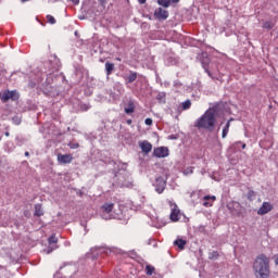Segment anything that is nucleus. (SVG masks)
<instances>
[{"mask_svg": "<svg viewBox=\"0 0 278 278\" xmlns=\"http://www.w3.org/2000/svg\"><path fill=\"white\" fill-rule=\"evenodd\" d=\"M253 270L256 278H270V258L260 254L254 261Z\"/></svg>", "mask_w": 278, "mask_h": 278, "instance_id": "1", "label": "nucleus"}, {"mask_svg": "<svg viewBox=\"0 0 278 278\" xmlns=\"http://www.w3.org/2000/svg\"><path fill=\"white\" fill-rule=\"evenodd\" d=\"M216 125V112L214 109H208L200 118L194 123V127L198 129H207L214 131Z\"/></svg>", "mask_w": 278, "mask_h": 278, "instance_id": "2", "label": "nucleus"}, {"mask_svg": "<svg viewBox=\"0 0 278 278\" xmlns=\"http://www.w3.org/2000/svg\"><path fill=\"white\" fill-rule=\"evenodd\" d=\"M98 216L103 220H129V211L127 210H99Z\"/></svg>", "mask_w": 278, "mask_h": 278, "instance_id": "3", "label": "nucleus"}, {"mask_svg": "<svg viewBox=\"0 0 278 278\" xmlns=\"http://www.w3.org/2000/svg\"><path fill=\"white\" fill-rule=\"evenodd\" d=\"M169 155V150L167 147H159V148H154L153 150V156L154 157H168Z\"/></svg>", "mask_w": 278, "mask_h": 278, "instance_id": "4", "label": "nucleus"}, {"mask_svg": "<svg viewBox=\"0 0 278 278\" xmlns=\"http://www.w3.org/2000/svg\"><path fill=\"white\" fill-rule=\"evenodd\" d=\"M154 188H155V192H157V194H162V192H164V190H166L165 179L162 177H157L156 181L154 184Z\"/></svg>", "mask_w": 278, "mask_h": 278, "instance_id": "5", "label": "nucleus"}, {"mask_svg": "<svg viewBox=\"0 0 278 278\" xmlns=\"http://www.w3.org/2000/svg\"><path fill=\"white\" fill-rule=\"evenodd\" d=\"M149 217L152 220L153 227H156L157 229H160L161 227H164L166 225V223H163L162 220H160V217H157V213H155V211H152V213H151V215H149Z\"/></svg>", "mask_w": 278, "mask_h": 278, "instance_id": "6", "label": "nucleus"}, {"mask_svg": "<svg viewBox=\"0 0 278 278\" xmlns=\"http://www.w3.org/2000/svg\"><path fill=\"white\" fill-rule=\"evenodd\" d=\"M139 148L141 149L142 153H146V155H149L151 151H153V144L151 142L143 140L138 142Z\"/></svg>", "mask_w": 278, "mask_h": 278, "instance_id": "7", "label": "nucleus"}, {"mask_svg": "<svg viewBox=\"0 0 278 278\" xmlns=\"http://www.w3.org/2000/svg\"><path fill=\"white\" fill-rule=\"evenodd\" d=\"M154 16L159 21H166V18H168V11L162 8H157L154 11Z\"/></svg>", "mask_w": 278, "mask_h": 278, "instance_id": "8", "label": "nucleus"}, {"mask_svg": "<svg viewBox=\"0 0 278 278\" xmlns=\"http://www.w3.org/2000/svg\"><path fill=\"white\" fill-rule=\"evenodd\" d=\"M214 201H216V197L215 195H205L201 203L203 205V207H212V205H214Z\"/></svg>", "mask_w": 278, "mask_h": 278, "instance_id": "9", "label": "nucleus"}, {"mask_svg": "<svg viewBox=\"0 0 278 278\" xmlns=\"http://www.w3.org/2000/svg\"><path fill=\"white\" fill-rule=\"evenodd\" d=\"M58 162L60 164H71L73 162V154H59Z\"/></svg>", "mask_w": 278, "mask_h": 278, "instance_id": "10", "label": "nucleus"}, {"mask_svg": "<svg viewBox=\"0 0 278 278\" xmlns=\"http://www.w3.org/2000/svg\"><path fill=\"white\" fill-rule=\"evenodd\" d=\"M169 218L173 223H177V220H179L181 218V211L179 210H173Z\"/></svg>", "mask_w": 278, "mask_h": 278, "instance_id": "11", "label": "nucleus"}, {"mask_svg": "<svg viewBox=\"0 0 278 278\" xmlns=\"http://www.w3.org/2000/svg\"><path fill=\"white\" fill-rule=\"evenodd\" d=\"M232 121H233V119L230 118V119L227 122L226 126L223 128L222 138H227V134H229V127H231V122H232Z\"/></svg>", "mask_w": 278, "mask_h": 278, "instance_id": "12", "label": "nucleus"}, {"mask_svg": "<svg viewBox=\"0 0 278 278\" xmlns=\"http://www.w3.org/2000/svg\"><path fill=\"white\" fill-rule=\"evenodd\" d=\"M175 247H178V249L184 250L186 247V240L184 239H176L174 241Z\"/></svg>", "mask_w": 278, "mask_h": 278, "instance_id": "13", "label": "nucleus"}, {"mask_svg": "<svg viewBox=\"0 0 278 278\" xmlns=\"http://www.w3.org/2000/svg\"><path fill=\"white\" fill-rule=\"evenodd\" d=\"M128 84H134L136 79H138V74L136 72H131L127 77H126Z\"/></svg>", "mask_w": 278, "mask_h": 278, "instance_id": "14", "label": "nucleus"}, {"mask_svg": "<svg viewBox=\"0 0 278 278\" xmlns=\"http://www.w3.org/2000/svg\"><path fill=\"white\" fill-rule=\"evenodd\" d=\"M135 110H136V106L134 105V102L130 101V102L128 103V106L125 108V113H126V114H134Z\"/></svg>", "mask_w": 278, "mask_h": 278, "instance_id": "15", "label": "nucleus"}, {"mask_svg": "<svg viewBox=\"0 0 278 278\" xmlns=\"http://www.w3.org/2000/svg\"><path fill=\"white\" fill-rule=\"evenodd\" d=\"M93 255H99V253H108V248L105 247H100V248H94L92 250Z\"/></svg>", "mask_w": 278, "mask_h": 278, "instance_id": "16", "label": "nucleus"}, {"mask_svg": "<svg viewBox=\"0 0 278 278\" xmlns=\"http://www.w3.org/2000/svg\"><path fill=\"white\" fill-rule=\"evenodd\" d=\"M105 71H106V75H112V71H114V63L106 62Z\"/></svg>", "mask_w": 278, "mask_h": 278, "instance_id": "17", "label": "nucleus"}, {"mask_svg": "<svg viewBox=\"0 0 278 278\" xmlns=\"http://www.w3.org/2000/svg\"><path fill=\"white\" fill-rule=\"evenodd\" d=\"M157 3H159L162 8H170V0H157Z\"/></svg>", "mask_w": 278, "mask_h": 278, "instance_id": "18", "label": "nucleus"}, {"mask_svg": "<svg viewBox=\"0 0 278 278\" xmlns=\"http://www.w3.org/2000/svg\"><path fill=\"white\" fill-rule=\"evenodd\" d=\"M11 97H10V90L4 91L2 94V103H8V101H10Z\"/></svg>", "mask_w": 278, "mask_h": 278, "instance_id": "19", "label": "nucleus"}, {"mask_svg": "<svg viewBox=\"0 0 278 278\" xmlns=\"http://www.w3.org/2000/svg\"><path fill=\"white\" fill-rule=\"evenodd\" d=\"M10 97H11V101H16L18 100V92H16L15 90L13 91H9Z\"/></svg>", "mask_w": 278, "mask_h": 278, "instance_id": "20", "label": "nucleus"}, {"mask_svg": "<svg viewBox=\"0 0 278 278\" xmlns=\"http://www.w3.org/2000/svg\"><path fill=\"white\" fill-rule=\"evenodd\" d=\"M191 105H192V102H190V100H187V101L181 103L182 110H190Z\"/></svg>", "mask_w": 278, "mask_h": 278, "instance_id": "21", "label": "nucleus"}, {"mask_svg": "<svg viewBox=\"0 0 278 278\" xmlns=\"http://www.w3.org/2000/svg\"><path fill=\"white\" fill-rule=\"evenodd\" d=\"M166 202H167L169 210H177V203H175V201L167 200Z\"/></svg>", "mask_w": 278, "mask_h": 278, "instance_id": "22", "label": "nucleus"}, {"mask_svg": "<svg viewBox=\"0 0 278 278\" xmlns=\"http://www.w3.org/2000/svg\"><path fill=\"white\" fill-rule=\"evenodd\" d=\"M146 273H147V275H153V273H155V267H153L151 265H147Z\"/></svg>", "mask_w": 278, "mask_h": 278, "instance_id": "23", "label": "nucleus"}, {"mask_svg": "<svg viewBox=\"0 0 278 278\" xmlns=\"http://www.w3.org/2000/svg\"><path fill=\"white\" fill-rule=\"evenodd\" d=\"M48 242L49 244H58V237H55V235H52L51 237H49Z\"/></svg>", "mask_w": 278, "mask_h": 278, "instance_id": "24", "label": "nucleus"}, {"mask_svg": "<svg viewBox=\"0 0 278 278\" xmlns=\"http://www.w3.org/2000/svg\"><path fill=\"white\" fill-rule=\"evenodd\" d=\"M55 249H58V245H50L48 249L43 250V253H47V255H49V253H53Z\"/></svg>", "mask_w": 278, "mask_h": 278, "instance_id": "25", "label": "nucleus"}, {"mask_svg": "<svg viewBox=\"0 0 278 278\" xmlns=\"http://www.w3.org/2000/svg\"><path fill=\"white\" fill-rule=\"evenodd\" d=\"M263 27H264L265 29H273V27H275V24H273V22H265V23L263 24Z\"/></svg>", "mask_w": 278, "mask_h": 278, "instance_id": "26", "label": "nucleus"}, {"mask_svg": "<svg viewBox=\"0 0 278 278\" xmlns=\"http://www.w3.org/2000/svg\"><path fill=\"white\" fill-rule=\"evenodd\" d=\"M261 210H273V205L268 202H264Z\"/></svg>", "mask_w": 278, "mask_h": 278, "instance_id": "27", "label": "nucleus"}, {"mask_svg": "<svg viewBox=\"0 0 278 278\" xmlns=\"http://www.w3.org/2000/svg\"><path fill=\"white\" fill-rule=\"evenodd\" d=\"M47 21L50 25H55V17L53 15H47Z\"/></svg>", "mask_w": 278, "mask_h": 278, "instance_id": "28", "label": "nucleus"}, {"mask_svg": "<svg viewBox=\"0 0 278 278\" xmlns=\"http://www.w3.org/2000/svg\"><path fill=\"white\" fill-rule=\"evenodd\" d=\"M248 199L249 201H253V199H255V191L253 190L248 191Z\"/></svg>", "mask_w": 278, "mask_h": 278, "instance_id": "29", "label": "nucleus"}, {"mask_svg": "<svg viewBox=\"0 0 278 278\" xmlns=\"http://www.w3.org/2000/svg\"><path fill=\"white\" fill-rule=\"evenodd\" d=\"M102 210H114V203H105Z\"/></svg>", "mask_w": 278, "mask_h": 278, "instance_id": "30", "label": "nucleus"}, {"mask_svg": "<svg viewBox=\"0 0 278 278\" xmlns=\"http://www.w3.org/2000/svg\"><path fill=\"white\" fill-rule=\"evenodd\" d=\"M194 173V167H188L184 170V175H192Z\"/></svg>", "mask_w": 278, "mask_h": 278, "instance_id": "31", "label": "nucleus"}, {"mask_svg": "<svg viewBox=\"0 0 278 278\" xmlns=\"http://www.w3.org/2000/svg\"><path fill=\"white\" fill-rule=\"evenodd\" d=\"M257 214H258L260 216H264V214H268V210H258V211H257Z\"/></svg>", "mask_w": 278, "mask_h": 278, "instance_id": "32", "label": "nucleus"}, {"mask_svg": "<svg viewBox=\"0 0 278 278\" xmlns=\"http://www.w3.org/2000/svg\"><path fill=\"white\" fill-rule=\"evenodd\" d=\"M144 123H146V125L151 126V125H153V119L152 118H146Z\"/></svg>", "mask_w": 278, "mask_h": 278, "instance_id": "33", "label": "nucleus"}, {"mask_svg": "<svg viewBox=\"0 0 278 278\" xmlns=\"http://www.w3.org/2000/svg\"><path fill=\"white\" fill-rule=\"evenodd\" d=\"M42 210H36L35 211V216H42Z\"/></svg>", "mask_w": 278, "mask_h": 278, "instance_id": "34", "label": "nucleus"}, {"mask_svg": "<svg viewBox=\"0 0 278 278\" xmlns=\"http://www.w3.org/2000/svg\"><path fill=\"white\" fill-rule=\"evenodd\" d=\"M13 121L15 122L16 125H21V118H18V117H13Z\"/></svg>", "mask_w": 278, "mask_h": 278, "instance_id": "35", "label": "nucleus"}, {"mask_svg": "<svg viewBox=\"0 0 278 278\" xmlns=\"http://www.w3.org/2000/svg\"><path fill=\"white\" fill-rule=\"evenodd\" d=\"M138 2L143 5V3H147V0H138Z\"/></svg>", "mask_w": 278, "mask_h": 278, "instance_id": "36", "label": "nucleus"}, {"mask_svg": "<svg viewBox=\"0 0 278 278\" xmlns=\"http://www.w3.org/2000/svg\"><path fill=\"white\" fill-rule=\"evenodd\" d=\"M75 5H79V0H72Z\"/></svg>", "mask_w": 278, "mask_h": 278, "instance_id": "37", "label": "nucleus"}, {"mask_svg": "<svg viewBox=\"0 0 278 278\" xmlns=\"http://www.w3.org/2000/svg\"><path fill=\"white\" fill-rule=\"evenodd\" d=\"M180 0H170V3H179Z\"/></svg>", "mask_w": 278, "mask_h": 278, "instance_id": "38", "label": "nucleus"}, {"mask_svg": "<svg viewBox=\"0 0 278 278\" xmlns=\"http://www.w3.org/2000/svg\"><path fill=\"white\" fill-rule=\"evenodd\" d=\"M0 99L3 101V93L0 92Z\"/></svg>", "mask_w": 278, "mask_h": 278, "instance_id": "39", "label": "nucleus"}, {"mask_svg": "<svg viewBox=\"0 0 278 278\" xmlns=\"http://www.w3.org/2000/svg\"><path fill=\"white\" fill-rule=\"evenodd\" d=\"M242 149H247V143H242Z\"/></svg>", "mask_w": 278, "mask_h": 278, "instance_id": "40", "label": "nucleus"}, {"mask_svg": "<svg viewBox=\"0 0 278 278\" xmlns=\"http://www.w3.org/2000/svg\"><path fill=\"white\" fill-rule=\"evenodd\" d=\"M127 124H128V125H131V119H128V121H127Z\"/></svg>", "mask_w": 278, "mask_h": 278, "instance_id": "41", "label": "nucleus"}, {"mask_svg": "<svg viewBox=\"0 0 278 278\" xmlns=\"http://www.w3.org/2000/svg\"><path fill=\"white\" fill-rule=\"evenodd\" d=\"M26 157H29V152H25Z\"/></svg>", "mask_w": 278, "mask_h": 278, "instance_id": "42", "label": "nucleus"}, {"mask_svg": "<svg viewBox=\"0 0 278 278\" xmlns=\"http://www.w3.org/2000/svg\"><path fill=\"white\" fill-rule=\"evenodd\" d=\"M4 136H7V137L10 136V132L7 131V132L4 134Z\"/></svg>", "mask_w": 278, "mask_h": 278, "instance_id": "43", "label": "nucleus"}, {"mask_svg": "<svg viewBox=\"0 0 278 278\" xmlns=\"http://www.w3.org/2000/svg\"><path fill=\"white\" fill-rule=\"evenodd\" d=\"M213 255H218V253H216V252H213Z\"/></svg>", "mask_w": 278, "mask_h": 278, "instance_id": "44", "label": "nucleus"}, {"mask_svg": "<svg viewBox=\"0 0 278 278\" xmlns=\"http://www.w3.org/2000/svg\"><path fill=\"white\" fill-rule=\"evenodd\" d=\"M207 73H208L210 76L212 75L210 72H207Z\"/></svg>", "mask_w": 278, "mask_h": 278, "instance_id": "45", "label": "nucleus"}, {"mask_svg": "<svg viewBox=\"0 0 278 278\" xmlns=\"http://www.w3.org/2000/svg\"><path fill=\"white\" fill-rule=\"evenodd\" d=\"M0 140H1V137H0Z\"/></svg>", "mask_w": 278, "mask_h": 278, "instance_id": "46", "label": "nucleus"}]
</instances>
